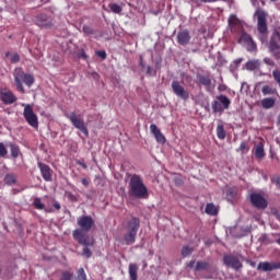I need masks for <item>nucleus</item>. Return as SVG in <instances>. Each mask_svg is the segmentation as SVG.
Returning a JSON list of instances; mask_svg holds the SVG:
<instances>
[{
    "mask_svg": "<svg viewBox=\"0 0 280 280\" xmlns=\"http://www.w3.org/2000/svg\"><path fill=\"white\" fill-rule=\"evenodd\" d=\"M129 196L131 198H148V186L139 175H132L129 180Z\"/></svg>",
    "mask_w": 280,
    "mask_h": 280,
    "instance_id": "obj_1",
    "label": "nucleus"
},
{
    "mask_svg": "<svg viewBox=\"0 0 280 280\" xmlns=\"http://www.w3.org/2000/svg\"><path fill=\"white\" fill-rule=\"evenodd\" d=\"M14 80H15L16 89L18 91H20V93H25V89L23 88L22 82H24L26 86H32V84H34V75L27 74L23 72V70L21 69H18L15 71Z\"/></svg>",
    "mask_w": 280,
    "mask_h": 280,
    "instance_id": "obj_2",
    "label": "nucleus"
},
{
    "mask_svg": "<svg viewBox=\"0 0 280 280\" xmlns=\"http://www.w3.org/2000/svg\"><path fill=\"white\" fill-rule=\"evenodd\" d=\"M137 231H139V219L132 218L127 226V234L125 235L126 244H135Z\"/></svg>",
    "mask_w": 280,
    "mask_h": 280,
    "instance_id": "obj_3",
    "label": "nucleus"
},
{
    "mask_svg": "<svg viewBox=\"0 0 280 280\" xmlns=\"http://www.w3.org/2000/svg\"><path fill=\"white\" fill-rule=\"evenodd\" d=\"M256 16H257V21H258V24H257L258 32L261 34V36L259 38H260L261 43H265L266 34L268 32V24L266 23V12L257 11Z\"/></svg>",
    "mask_w": 280,
    "mask_h": 280,
    "instance_id": "obj_4",
    "label": "nucleus"
},
{
    "mask_svg": "<svg viewBox=\"0 0 280 280\" xmlns=\"http://www.w3.org/2000/svg\"><path fill=\"white\" fill-rule=\"evenodd\" d=\"M68 119H70L72 126H74V128H77V130H80V132L85 135V137H89V129H86V125L84 124V119H82V117H80V115H78L75 113H71L68 116Z\"/></svg>",
    "mask_w": 280,
    "mask_h": 280,
    "instance_id": "obj_5",
    "label": "nucleus"
},
{
    "mask_svg": "<svg viewBox=\"0 0 280 280\" xmlns=\"http://www.w3.org/2000/svg\"><path fill=\"white\" fill-rule=\"evenodd\" d=\"M231 106V100L224 95L217 96V101L212 103V110L214 113H224Z\"/></svg>",
    "mask_w": 280,
    "mask_h": 280,
    "instance_id": "obj_6",
    "label": "nucleus"
},
{
    "mask_svg": "<svg viewBox=\"0 0 280 280\" xmlns=\"http://www.w3.org/2000/svg\"><path fill=\"white\" fill-rule=\"evenodd\" d=\"M23 116L32 128H38V116L34 114V108L31 105H24Z\"/></svg>",
    "mask_w": 280,
    "mask_h": 280,
    "instance_id": "obj_7",
    "label": "nucleus"
},
{
    "mask_svg": "<svg viewBox=\"0 0 280 280\" xmlns=\"http://www.w3.org/2000/svg\"><path fill=\"white\" fill-rule=\"evenodd\" d=\"M73 237L74 240H77V242H79V244L85 247L93 246V244H95V240L93 237L84 235V233H82V230L80 229L73 231Z\"/></svg>",
    "mask_w": 280,
    "mask_h": 280,
    "instance_id": "obj_8",
    "label": "nucleus"
},
{
    "mask_svg": "<svg viewBox=\"0 0 280 280\" xmlns=\"http://www.w3.org/2000/svg\"><path fill=\"white\" fill-rule=\"evenodd\" d=\"M238 43L243 45L247 49V51H257V44L253 40V37L250 35L243 33L241 38L238 39Z\"/></svg>",
    "mask_w": 280,
    "mask_h": 280,
    "instance_id": "obj_9",
    "label": "nucleus"
},
{
    "mask_svg": "<svg viewBox=\"0 0 280 280\" xmlns=\"http://www.w3.org/2000/svg\"><path fill=\"white\" fill-rule=\"evenodd\" d=\"M250 202L256 209H266L268 207V200L259 192H253L250 195Z\"/></svg>",
    "mask_w": 280,
    "mask_h": 280,
    "instance_id": "obj_10",
    "label": "nucleus"
},
{
    "mask_svg": "<svg viewBox=\"0 0 280 280\" xmlns=\"http://www.w3.org/2000/svg\"><path fill=\"white\" fill-rule=\"evenodd\" d=\"M229 27L233 34H240V32L244 30V22H242L235 15H230Z\"/></svg>",
    "mask_w": 280,
    "mask_h": 280,
    "instance_id": "obj_11",
    "label": "nucleus"
},
{
    "mask_svg": "<svg viewBox=\"0 0 280 280\" xmlns=\"http://www.w3.org/2000/svg\"><path fill=\"white\" fill-rule=\"evenodd\" d=\"M172 89H173L174 95H176L177 97H180V100H189V92H187V90H185V88L180 85V82L173 81Z\"/></svg>",
    "mask_w": 280,
    "mask_h": 280,
    "instance_id": "obj_12",
    "label": "nucleus"
},
{
    "mask_svg": "<svg viewBox=\"0 0 280 280\" xmlns=\"http://www.w3.org/2000/svg\"><path fill=\"white\" fill-rule=\"evenodd\" d=\"M78 224L81 229V233L82 231H85L88 233V231H91V229H93V224H95V221H93V218L91 215H83L78 219Z\"/></svg>",
    "mask_w": 280,
    "mask_h": 280,
    "instance_id": "obj_13",
    "label": "nucleus"
},
{
    "mask_svg": "<svg viewBox=\"0 0 280 280\" xmlns=\"http://www.w3.org/2000/svg\"><path fill=\"white\" fill-rule=\"evenodd\" d=\"M277 40H280L279 31H275L271 37L269 49L273 56H280V46L277 44Z\"/></svg>",
    "mask_w": 280,
    "mask_h": 280,
    "instance_id": "obj_14",
    "label": "nucleus"
},
{
    "mask_svg": "<svg viewBox=\"0 0 280 280\" xmlns=\"http://www.w3.org/2000/svg\"><path fill=\"white\" fill-rule=\"evenodd\" d=\"M223 261L225 266H228L229 268H233L234 270H240V268H242V262L235 256H224Z\"/></svg>",
    "mask_w": 280,
    "mask_h": 280,
    "instance_id": "obj_15",
    "label": "nucleus"
},
{
    "mask_svg": "<svg viewBox=\"0 0 280 280\" xmlns=\"http://www.w3.org/2000/svg\"><path fill=\"white\" fill-rule=\"evenodd\" d=\"M258 270L262 272H271V270H280V262H260L257 267Z\"/></svg>",
    "mask_w": 280,
    "mask_h": 280,
    "instance_id": "obj_16",
    "label": "nucleus"
},
{
    "mask_svg": "<svg viewBox=\"0 0 280 280\" xmlns=\"http://www.w3.org/2000/svg\"><path fill=\"white\" fill-rule=\"evenodd\" d=\"M0 100L3 104H14V102H16V96L10 91L0 90Z\"/></svg>",
    "mask_w": 280,
    "mask_h": 280,
    "instance_id": "obj_17",
    "label": "nucleus"
},
{
    "mask_svg": "<svg viewBox=\"0 0 280 280\" xmlns=\"http://www.w3.org/2000/svg\"><path fill=\"white\" fill-rule=\"evenodd\" d=\"M150 131L156 139L158 143H165V136H163V133L161 132L159 127H156V125L154 124L150 125Z\"/></svg>",
    "mask_w": 280,
    "mask_h": 280,
    "instance_id": "obj_18",
    "label": "nucleus"
},
{
    "mask_svg": "<svg viewBox=\"0 0 280 280\" xmlns=\"http://www.w3.org/2000/svg\"><path fill=\"white\" fill-rule=\"evenodd\" d=\"M38 167L40 170V174L44 178V180H51V168L46 165V164H43V163H38Z\"/></svg>",
    "mask_w": 280,
    "mask_h": 280,
    "instance_id": "obj_19",
    "label": "nucleus"
},
{
    "mask_svg": "<svg viewBox=\"0 0 280 280\" xmlns=\"http://www.w3.org/2000/svg\"><path fill=\"white\" fill-rule=\"evenodd\" d=\"M189 32L188 31H180L177 33V43L179 45H187L190 40Z\"/></svg>",
    "mask_w": 280,
    "mask_h": 280,
    "instance_id": "obj_20",
    "label": "nucleus"
},
{
    "mask_svg": "<svg viewBox=\"0 0 280 280\" xmlns=\"http://www.w3.org/2000/svg\"><path fill=\"white\" fill-rule=\"evenodd\" d=\"M189 268H194L195 270H207L209 268V264L206 261H190L189 262Z\"/></svg>",
    "mask_w": 280,
    "mask_h": 280,
    "instance_id": "obj_21",
    "label": "nucleus"
},
{
    "mask_svg": "<svg viewBox=\"0 0 280 280\" xmlns=\"http://www.w3.org/2000/svg\"><path fill=\"white\" fill-rule=\"evenodd\" d=\"M35 22L37 23V25H39V27H49V25H50L48 18L45 14L38 15L35 19Z\"/></svg>",
    "mask_w": 280,
    "mask_h": 280,
    "instance_id": "obj_22",
    "label": "nucleus"
},
{
    "mask_svg": "<svg viewBox=\"0 0 280 280\" xmlns=\"http://www.w3.org/2000/svg\"><path fill=\"white\" fill-rule=\"evenodd\" d=\"M261 62L258 59L249 60L245 65V69L247 71H255V69H259Z\"/></svg>",
    "mask_w": 280,
    "mask_h": 280,
    "instance_id": "obj_23",
    "label": "nucleus"
},
{
    "mask_svg": "<svg viewBox=\"0 0 280 280\" xmlns=\"http://www.w3.org/2000/svg\"><path fill=\"white\" fill-rule=\"evenodd\" d=\"M277 104V100L272 97H267L261 101L262 108H266L267 110L272 108Z\"/></svg>",
    "mask_w": 280,
    "mask_h": 280,
    "instance_id": "obj_24",
    "label": "nucleus"
},
{
    "mask_svg": "<svg viewBox=\"0 0 280 280\" xmlns=\"http://www.w3.org/2000/svg\"><path fill=\"white\" fill-rule=\"evenodd\" d=\"M254 152H255V156L256 159H264V156H266V153L264 151V144L262 143H258L255 149H254Z\"/></svg>",
    "mask_w": 280,
    "mask_h": 280,
    "instance_id": "obj_25",
    "label": "nucleus"
},
{
    "mask_svg": "<svg viewBox=\"0 0 280 280\" xmlns=\"http://www.w3.org/2000/svg\"><path fill=\"white\" fill-rule=\"evenodd\" d=\"M33 206L35 207V209H38L39 211H46V212L51 211L49 209H46L45 203H43V200H40V198H35L33 200Z\"/></svg>",
    "mask_w": 280,
    "mask_h": 280,
    "instance_id": "obj_26",
    "label": "nucleus"
},
{
    "mask_svg": "<svg viewBox=\"0 0 280 280\" xmlns=\"http://www.w3.org/2000/svg\"><path fill=\"white\" fill-rule=\"evenodd\" d=\"M262 95H277V89H273L270 85H264L261 88Z\"/></svg>",
    "mask_w": 280,
    "mask_h": 280,
    "instance_id": "obj_27",
    "label": "nucleus"
},
{
    "mask_svg": "<svg viewBox=\"0 0 280 280\" xmlns=\"http://www.w3.org/2000/svg\"><path fill=\"white\" fill-rule=\"evenodd\" d=\"M206 213L208 215H218V208L213 203H208L206 207Z\"/></svg>",
    "mask_w": 280,
    "mask_h": 280,
    "instance_id": "obj_28",
    "label": "nucleus"
},
{
    "mask_svg": "<svg viewBox=\"0 0 280 280\" xmlns=\"http://www.w3.org/2000/svg\"><path fill=\"white\" fill-rule=\"evenodd\" d=\"M137 270H138L137 265H135V264L129 265L130 280H137Z\"/></svg>",
    "mask_w": 280,
    "mask_h": 280,
    "instance_id": "obj_29",
    "label": "nucleus"
},
{
    "mask_svg": "<svg viewBox=\"0 0 280 280\" xmlns=\"http://www.w3.org/2000/svg\"><path fill=\"white\" fill-rule=\"evenodd\" d=\"M217 137L218 139H226V131H224V126L218 125Z\"/></svg>",
    "mask_w": 280,
    "mask_h": 280,
    "instance_id": "obj_30",
    "label": "nucleus"
},
{
    "mask_svg": "<svg viewBox=\"0 0 280 280\" xmlns=\"http://www.w3.org/2000/svg\"><path fill=\"white\" fill-rule=\"evenodd\" d=\"M5 58H10L11 62H13L14 65L21 60L19 54L7 52Z\"/></svg>",
    "mask_w": 280,
    "mask_h": 280,
    "instance_id": "obj_31",
    "label": "nucleus"
},
{
    "mask_svg": "<svg viewBox=\"0 0 280 280\" xmlns=\"http://www.w3.org/2000/svg\"><path fill=\"white\" fill-rule=\"evenodd\" d=\"M59 280H73V273L71 271H62Z\"/></svg>",
    "mask_w": 280,
    "mask_h": 280,
    "instance_id": "obj_32",
    "label": "nucleus"
},
{
    "mask_svg": "<svg viewBox=\"0 0 280 280\" xmlns=\"http://www.w3.org/2000/svg\"><path fill=\"white\" fill-rule=\"evenodd\" d=\"M199 83L209 89V86H211V79H209V77H200Z\"/></svg>",
    "mask_w": 280,
    "mask_h": 280,
    "instance_id": "obj_33",
    "label": "nucleus"
},
{
    "mask_svg": "<svg viewBox=\"0 0 280 280\" xmlns=\"http://www.w3.org/2000/svg\"><path fill=\"white\" fill-rule=\"evenodd\" d=\"M109 9H110L112 12H114L115 14H121V8H120L119 4H117V3H110V4H109Z\"/></svg>",
    "mask_w": 280,
    "mask_h": 280,
    "instance_id": "obj_34",
    "label": "nucleus"
},
{
    "mask_svg": "<svg viewBox=\"0 0 280 280\" xmlns=\"http://www.w3.org/2000/svg\"><path fill=\"white\" fill-rule=\"evenodd\" d=\"M75 280H86V272H84V268H80L78 270Z\"/></svg>",
    "mask_w": 280,
    "mask_h": 280,
    "instance_id": "obj_35",
    "label": "nucleus"
},
{
    "mask_svg": "<svg viewBox=\"0 0 280 280\" xmlns=\"http://www.w3.org/2000/svg\"><path fill=\"white\" fill-rule=\"evenodd\" d=\"M10 149H11V156H13V159H16L19 156V148L15 144L11 143Z\"/></svg>",
    "mask_w": 280,
    "mask_h": 280,
    "instance_id": "obj_36",
    "label": "nucleus"
},
{
    "mask_svg": "<svg viewBox=\"0 0 280 280\" xmlns=\"http://www.w3.org/2000/svg\"><path fill=\"white\" fill-rule=\"evenodd\" d=\"M4 183H7V185H14V183H16V177H14V175H7Z\"/></svg>",
    "mask_w": 280,
    "mask_h": 280,
    "instance_id": "obj_37",
    "label": "nucleus"
},
{
    "mask_svg": "<svg viewBox=\"0 0 280 280\" xmlns=\"http://www.w3.org/2000/svg\"><path fill=\"white\" fill-rule=\"evenodd\" d=\"M194 250L189 246H184L182 249L183 257H189Z\"/></svg>",
    "mask_w": 280,
    "mask_h": 280,
    "instance_id": "obj_38",
    "label": "nucleus"
},
{
    "mask_svg": "<svg viewBox=\"0 0 280 280\" xmlns=\"http://www.w3.org/2000/svg\"><path fill=\"white\" fill-rule=\"evenodd\" d=\"M83 257H86V259L91 258L93 253L91 252V249L89 248V246L83 248V253H82Z\"/></svg>",
    "mask_w": 280,
    "mask_h": 280,
    "instance_id": "obj_39",
    "label": "nucleus"
},
{
    "mask_svg": "<svg viewBox=\"0 0 280 280\" xmlns=\"http://www.w3.org/2000/svg\"><path fill=\"white\" fill-rule=\"evenodd\" d=\"M8 149H5V145L0 142V156H7Z\"/></svg>",
    "mask_w": 280,
    "mask_h": 280,
    "instance_id": "obj_40",
    "label": "nucleus"
},
{
    "mask_svg": "<svg viewBox=\"0 0 280 280\" xmlns=\"http://www.w3.org/2000/svg\"><path fill=\"white\" fill-rule=\"evenodd\" d=\"M96 56H98V58H102V60H106V51L104 50H98L96 52Z\"/></svg>",
    "mask_w": 280,
    "mask_h": 280,
    "instance_id": "obj_41",
    "label": "nucleus"
},
{
    "mask_svg": "<svg viewBox=\"0 0 280 280\" xmlns=\"http://www.w3.org/2000/svg\"><path fill=\"white\" fill-rule=\"evenodd\" d=\"M264 62H265V65H269V67L275 66V61L272 59H270V58H265Z\"/></svg>",
    "mask_w": 280,
    "mask_h": 280,
    "instance_id": "obj_42",
    "label": "nucleus"
},
{
    "mask_svg": "<svg viewBox=\"0 0 280 280\" xmlns=\"http://www.w3.org/2000/svg\"><path fill=\"white\" fill-rule=\"evenodd\" d=\"M238 150H240V152H245L246 150H248V147L246 145V142H242Z\"/></svg>",
    "mask_w": 280,
    "mask_h": 280,
    "instance_id": "obj_43",
    "label": "nucleus"
},
{
    "mask_svg": "<svg viewBox=\"0 0 280 280\" xmlns=\"http://www.w3.org/2000/svg\"><path fill=\"white\" fill-rule=\"evenodd\" d=\"M226 196L228 198H233V196H235V189L233 188L228 189Z\"/></svg>",
    "mask_w": 280,
    "mask_h": 280,
    "instance_id": "obj_44",
    "label": "nucleus"
},
{
    "mask_svg": "<svg viewBox=\"0 0 280 280\" xmlns=\"http://www.w3.org/2000/svg\"><path fill=\"white\" fill-rule=\"evenodd\" d=\"M84 34H93V31L89 26H83Z\"/></svg>",
    "mask_w": 280,
    "mask_h": 280,
    "instance_id": "obj_45",
    "label": "nucleus"
},
{
    "mask_svg": "<svg viewBox=\"0 0 280 280\" xmlns=\"http://www.w3.org/2000/svg\"><path fill=\"white\" fill-rule=\"evenodd\" d=\"M54 207L57 211H60V203L58 201H54Z\"/></svg>",
    "mask_w": 280,
    "mask_h": 280,
    "instance_id": "obj_46",
    "label": "nucleus"
},
{
    "mask_svg": "<svg viewBox=\"0 0 280 280\" xmlns=\"http://www.w3.org/2000/svg\"><path fill=\"white\" fill-rule=\"evenodd\" d=\"M78 165H81V167H83V170H86V163L82 162V161H79L78 162Z\"/></svg>",
    "mask_w": 280,
    "mask_h": 280,
    "instance_id": "obj_47",
    "label": "nucleus"
},
{
    "mask_svg": "<svg viewBox=\"0 0 280 280\" xmlns=\"http://www.w3.org/2000/svg\"><path fill=\"white\" fill-rule=\"evenodd\" d=\"M82 185H84V187H89V179L83 178L82 179Z\"/></svg>",
    "mask_w": 280,
    "mask_h": 280,
    "instance_id": "obj_48",
    "label": "nucleus"
},
{
    "mask_svg": "<svg viewBox=\"0 0 280 280\" xmlns=\"http://www.w3.org/2000/svg\"><path fill=\"white\" fill-rule=\"evenodd\" d=\"M202 3H214V1H218V0H201Z\"/></svg>",
    "mask_w": 280,
    "mask_h": 280,
    "instance_id": "obj_49",
    "label": "nucleus"
},
{
    "mask_svg": "<svg viewBox=\"0 0 280 280\" xmlns=\"http://www.w3.org/2000/svg\"><path fill=\"white\" fill-rule=\"evenodd\" d=\"M80 58H86V52H84L83 50L81 51V54H80Z\"/></svg>",
    "mask_w": 280,
    "mask_h": 280,
    "instance_id": "obj_50",
    "label": "nucleus"
},
{
    "mask_svg": "<svg viewBox=\"0 0 280 280\" xmlns=\"http://www.w3.org/2000/svg\"><path fill=\"white\" fill-rule=\"evenodd\" d=\"M224 89H226V86L224 85L219 86V91H224Z\"/></svg>",
    "mask_w": 280,
    "mask_h": 280,
    "instance_id": "obj_51",
    "label": "nucleus"
},
{
    "mask_svg": "<svg viewBox=\"0 0 280 280\" xmlns=\"http://www.w3.org/2000/svg\"><path fill=\"white\" fill-rule=\"evenodd\" d=\"M277 244L280 246V234L278 235V238L276 240Z\"/></svg>",
    "mask_w": 280,
    "mask_h": 280,
    "instance_id": "obj_52",
    "label": "nucleus"
},
{
    "mask_svg": "<svg viewBox=\"0 0 280 280\" xmlns=\"http://www.w3.org/2000/svg\"><path fill=\"white\" fill-rule=\"evenodd\" d=\"M140 65H141V67H145V65H143V59L142 58L140 59Z\"/></svg>",
    "mask_w": 280,
    "mask_h": 280,
    "instance_id": "obj_53",
    "label": "nucleus"
},
{
    "mask_svg": "<svg viewBox=\"0 0 280 280\" xmlns=\"http://www.w3.org/2000/svg\"><path fill=\"white\" fill-rule=\"evenodd\" d=\"M152 71V68L148 67L147 68V73H150Z\"/></svg>",
    "mask_w": 280,
    "mask_h": 280,
    "instance_id": "obj_54",
    "label": "nucleus"
},
{
    "mask_svg": "<svg viewBox=\"0 0 280 280\" xmlns=\"http://www.w3.org/2000/svg\"><path fill=\"white\" fill-rule=\"evenodd\" d=\"M253 5H255V3L257 2V0H250Z\"/></svg>",
    "mask_w": 280,
    "mask_h": 280,
    "instance_id": "obj_55",
    "label": "nucleus"
},
{
    "mask_svg": "<svg viewBox=\"0 0 280 280\" xmlns=\"http://www.w3.org/2000/svg\"><path fill=\"white\" fill-rule=\"evenodd\" d=\"M250 265L253 266V268H255V262H252Z\"/></svg>",
    "mask_w": 280,
    "mask_h": 280,
    "instance_id": "obj_56",
    "label": "nucleus"
},
{
    "mask_svg": "<svg viewBox=\"0 0 280 280\" xmlns=\"http://www.w3.org/2000/svg\"><path fill=\"white\" fill-rule=\"evenodd\" d=\"M270 1L275 2V1H278V0H270Z\"/></svg>",
    "mask_w": 280,
    "mask_h": 280,
    "instance_id": "obj_57",
    "label": "nucleus"
},
{
    "mask_svg": "<svg viewBox=\"0 0 280 280\" xmlns=\"http://www.w3.org/2000/svg\"><path fill=\"white\" fill-rule=\"evenodd\" d=\"M0 12H1V9H0Z\"/></svg>",
    "mask_w": 280,
    "mask_h": 280,
    "instance_id": "obj_58",
    "label": "nucleus"
}]
</instances>
